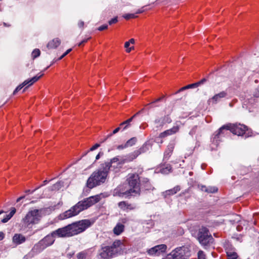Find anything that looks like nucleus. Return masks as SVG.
I'll use <instances>...</instances> for the list:
<instances>
[{
    "mask_svg": "<svg viewBox=\"0 0 259 259\" xmlns=\"http://www.w3.org/2000/svg\"><path fill=\"white\" fill-rule=\"evenodd\" d=\"M179 126H175L171 128L166 130L159 135V137L161 138H165L168 136L177 133L179 131Z\"/></svg>",
    "mask_w": 259,
    "mask_h": 259,
    "instance_id": "14",
    "label": "nucleus"
},
{
    "mask_svg": "<svg viewBox=\"0 0 259 259\" xmlns=\"http://www.w3.org/2000/svg\"><path fill=\"white\" fill-rule=\"evenodd\" d=\"M142 171L139 172L128 174L125 182L129 186L130 191L133 194V196H139L141 194V183L140 176L142 174Z\"/></svg>",
    "mask_w": 259,
    "mask_h": 259,
    "instance_id": "4",
    "label": "nucleus"
},
{
    "mask_svg": "<svg viewBox=\"0 0 259 259\" xmlns=\"http://www.w3.org/2000/svg\"><path fill=\"white\" fill-rule=\"evenodd\" d=\"M24 198H25V196H21V197H19L17 199V202H18L19 201H20L21 200L24 199Z\"/></svg>",
    "mask_w": 259,
    "mask_h": 259,
    "instance_id": "57",
    "label": "nucleus"
},
{
    "mask_svg": "<svg viewBox=\"0 0 259 259\" xmlns=\"http://www.w3.org/2000/svg\"><path fill=\"white\" fill-rule=\"evenodd\" d=\"M171 122V119L168 115L164 116L162 119L160 125L162 126L165 123H170Z\"/></svg>",
    "mask_w": 259,
    "mask_h": 259,
    "instance_id": "31",
    "label": "nucleus"
},
{
    "mask_svg": "<svg viewBox=\"0 0 259 259\" xmlns=\"http://www.w3.org/2000/svg\"><path fill=\"white\" fill-rule=\"evenodd\" d=\"M227 96V93L225 91H222L210 98L208 102L209 103L212 102V104H216L221 99L225 98Z\"/></svg>",
    "mask_w": 259,
    "mask_h": 259,
    "instance_id": "13",
    "label": "nucleus"
},
{
    "mask_svg": "<svg viewBox=\"0 0 259 259\" xmlns=\"http://www.w3.org/2000/svg\"><path fill=\"white\" fill-rule=\"evenodd\" d=\"M5 237V234L3 232H0V241L2 240Z\"/></svg>",
    "mask_w": 259,
    "mask_h": 259,
    "instance_id": "54",
    "label": "nucleus"
},
{
    "mask_svg": "<svg viewBox=\"0 0 259 259\" xmlns=\"http://www.w3.org/2000/svg\"><path fill=\"white\" fill-rule=\"evenodd\" d=\"M142 182L144 185V187L146 190L150 189L151 188V186L149 182V180L147 178H144Z\"/></svg>",
    "mask_w": 259,
    "mask_h": 259,
    "instance_id": "29",
    "label": "nucleus"
},
{
    "mask_svg": "<svg viewBox=\"0 0 259 259\" xmlns=\"http://www.w3.org/2000/svg\"><path fill=\"white\" fill-rule=\"evenodd\" d=\"M44 74H41L40 75H36L30 79L25 80L23 82V83H25L24 86L27 85L28 87L32 85L34 83L38 80L40 77L43 76Z\"/></svg>",
    "mask_w": 259,
    "mask_h": 259,
    "instance_id": "17",
    "label": "nucleus"
},
{
    "mask_svg": "<svg viewBox=\"0 0 259 259\" xmlns=\"http://www.w3.org/2000/svg\"><path fill=\"white\" fill-rule=\"evenodd\" d=\"M40 54V51L39 49H35L32 52V58L33 59L38 57Z\"/></svg>",
    "mask_w": 259,
    "mask_h": 259,
    "instance_id": "32",
    "label": "nucleus"
},
{
    "mask_svg": "<svg viewBox=\"0 0 259 259\" xmlns=\"http://www.w3.org/2000/svg\"><path fill=\"white\" fill-rule=\"evenodd\" d=\"M28 88V87L27 85H26L24 87V88L23 90V93H24V92H25V91L26 90V89Z\"/></svg>",
    "mask_w": 259,
    "mask_h": 259,
    "instance_id": "62",
    "label": "nucleus"
},
{
    "mask_svg": "<svg viewBox=\"0 0 259 259\" xmlns=\"http://www.w3.org/2000/svg\"><path fill=\"white\" fill-rule=\"evenodd\" d=\"M134 47L132 46L130 48H128L126 50V51L127 53H130L132 50H134Z\"/></svg>",
    "mask_w": 259,
    "mask_h": 259,
    "instance_id": "56",
    "label": "nucleus"
},
{
    "mask_svg": "<svg viewBox=\"0 0 259 259\" xmlns=\"http://www.w3.org/2000/svg\"><path fill=\"white\" fill-rule=\"evenodd\" d=\"M167 246L165 244H160L156 245L150 249L147 252L149 255H159L162 253L165 252Z\"/></svg>",
    "mask_w": 259,
    "mask_h": 259,
    "instance_id": "9",
    "label": "nucleus"
},
{
    "mask_svg": "<svg viewBox=\"0 0 259 259\" xmlns=\"http://www.w3.org/2000/svg\"><path fill=\"white\" fill-rule=\"evenodd\" d=\"M135 43V39L131 38L129 41H126L124 44V47L127 49L129 48L130 44H134Z\"/></svg>",
    "mask_w": 259,
    "mask_h": 259,
    "instance_id": "35",
    "label": "nucleus"
},
{
    "mask_svg": "<svg viewBox=\"0 0 259 259\" xmlns=\"http://www.w3.org/2000/svg\"><path fill=\"white\" fill-rule=\"evenodd\" d=\"M245 74L246 71L245 70L240 72L238 76L234 79V85L236 87H239L242 81L243 77L245 75Z\"/></svg>",
    "mask_w": 259,
    "mask_h": 259,
    "instance_id": "20",
    "label": "nucleus"
},
{
    "mask_svg": "<svg viewBox=\"0 0 259 259\" xmlns=\"http://www.w3.org/2000/svg\"><path fill=\"white\" fill-rule=\"evenodd\" d=\"M90 38H91V37H89V38H87V39H85L83 40H82V41H81L80 43H79V44H78V46L79 47H80V46H83V45H84V44L85 42H87L88 41V40H89Z\"/></svg>",
    "mask_w": 259,
    "mask_h": 259,
    "instance_id": "49",
    "label": "nucleus"
},
{
    "mask_svg": "<svg viewBox=\"0 0 259 259\" xmlns=\"http://www.w3.org/2000/svg\"><path fill=\"white\" fill-rule=\"evenodd\" d=\"M41 212V209L29 210L22 219L23 224L27 228H30L33 225L38 224L42 217Z\"/></svg>",
    "mask_w": 259,
    "mask_h": 259,
    "instance_id": "5",
    "label": "nucleus"
},
{
    "mask_svg": "<svg viewBox=\"0 0 259 259\" xmlns=\"http://www.w3.org/2000/svg\"><path fill=\"white\" fill-rule=\"evenodd\" d=\"M229 125H230V132L234 135L240 136L246 134V132L248 130L247 126L240 123L229 124Z\"/></svg>",
    "mask_w": 259,
    "mask_h": 259,
    "instance_id": "8",
    "label": "nucleus"
},
{
    "mask_svg": "<svg viewBox=\"0 0 259 259\" xmlns=\"http://www.w3.org/2000/svg\"><path fill=\"white\" fill-rule=\"evenodd\" d=\"M13 216L10 215V213H9V214L7 215L6 218L1 220V222L3 223H5L7 222Z\"/></svg>",
    "mask_w": 259,
    "mask_h": 259,
    "instance_id": "39",
    "label": "nucleus"
},
{
    "mask_svg": "<svg viewBox=\"0 0 259 259\" xmlns=\"http://www.w3.org/2000/svg\"><path fill=\"white\" fill-rule=\"evenodd\" d=\"M155 123H158L160 122V119H156L155 121Z\"/></svg>",
    "mask_w": 259,
    "mask_h": 259,
    "instance_id": "63",
    "label": "nucleus"
},
{
    "mask_svg": "<svg viewBox=\"0 0 259 259\" xmlns=\"http://www.w3.org/2000/svg\"><path fill=\"white\" fill-rule=\"evenodd\" d=\"M230 125H229V124L222 126L221 127H220L219 128V130L214 134V138L218 139L219 138L220 135L221 134H223V131L225 130H230Z\"/></svg>",
    "mask_w": 259,
    "mask_h": 259,
    "instance_id": "25",
    "label": "nucleus"
},
{
    "mask_svg": "<svg viewBox=\"0 0 259 259\" xmlns=\"http://www.w3.org/2000/svg\"><path fill=\"white\" fill-rule=\"evenodd\" d=\"M140 154V152L138 150L134 151L133 153L129 154L126 156L125 159H122L119 164H123L126 162H130L135 159Z\"/></svg>",
    "mask_w": 259,
    "mask_h": 259,
    "instance_id": "12",
    "label": "nucleus"
},
{
    "mask_svg": "<svg viewBox=\"0 0 259 259\" xmlns=\"http://www.w3.org/2000/svg\"><path fill=\"white\" fill-rule=\"evenodd\" d=\"M13 241L17 244H20L26 241V238L21 234H16L13 238Z\"/></svg>",
    "mask_w": 259,
    "mask_h": 259,
    "instance_id": "16",
    "label": "nucleus"
},
{
    "mask_svg": "<svg viewBox=\"0 0 259 259\" xmlns=\"http://www.w3.org/2000/svg\"><path fill=\"white\" fill-rule=\"evenodd\" d=\"M189 256V248L183 246L176 248L163 259H188Z\"/></svg>",
    "mask_w": 259,
    "mask_h": 259,
    "instance_id": "7",
    "label": "nucleus"
},
{
    "mask_svg": "<svg viewBox=\"0 0 259 259\" xmlns=\"http://www.w3.org/2000/svg\"><path fill=\"white\" fill-rule=\"evenodd\" d=\"M113 195L114 196H123L126 195L127 196H133V194L131 193L129 189H126L123 186H119L113 191Z\"/></svg>",
    "mask_w": 259,
    "mask_h": 259,
    "instance_id": "10",
    "label": "nucleus"
},
{
    "mask_svg": "<svg viewBox=\"0 0 259 259\" xmlns=\"http://www.w3.org/2000/svg\"><path fill=\"white\" fill-rule=\"evenodd\" d=\"M16 209L15 207H12L11 208V212H10V215L13 216L14 214L16 213Z\"/></svg>",
    "mask_w": 259,
    "mask_h": 259,
    "instance_id": "50",
    "label": "nucleus"
},
{
    "mask_svg": "<svg viewBox=\"0 0 259 259\" xmlns=\"http://www.w3.org/2000/svg\"><path fill=\"white\" fill-rule=\"evenodd\" d=\"M226 252L228 259H239L238 254L233 249L226 248Z\"/></svg>",
    "mask_w": 259,
    "mask_h": 259,
    "instance_id": "19",
    "label": "nucleus"
},
{
    "mask_svg": "<svg viewBox=\"0 0 259 259\" xmlns=\"http://www.w3.org/2000/svg\"><path fill=\"white\" fill-rule=\"evenodd\" d=\"M110 168V163H103L102 168L95 171L89 178L87 182V186L90 189H92L105 183Z\"/></svg>",
    "mask_w": 259,
    "mask_h": 259,
    "instance_id": "3",
    "label": "nucleus"
},
{
    "mask_svg": "<svg viewBox=\"0 0 259 259\" xmlns=\"http://www.w3.org/2000/svg\"><path fill=\"white\" fill-rule=\"evenodd\" d=\"M127 148L126 143L124 145L122 144V145H118L116 147V148L118 150H122V149H123L124 148Z\"/></svg>",
    "mask_w": 259,
    "mask_h": 259,
    "instance_id": "48",
    "label": "nucleus"
},
{
    "mask_svg": "<svg viewBox=\"0 0 259 259\" xmlns=\"http://www.w3.org/2000/svg\"><path fill=\"white\" fill-rule=\"evenodd\" d=\"M118 207L122 211H128L136 209L135 204L129 203L126 201H122L118 203Z\"/></svg>",
    "mask_w": 259,
    "mask_h": 259,
    "instance_id": "11",
    "label": "nucleus"
},
{
    "mask_svg": "<svg viewBox=\"0 0 259 259\" xmlns=\"http://www.w3.org/2000/svg\"><path fill=\"white\" fill-rule=\"evenodd\" d=\"M64 57H65V55H64V54H63V55H62L60 58H59L58 59H57V60L54 59V60H53V62L52 63V64H51L50 66H48V67H47L45 69V70H47L48 68H49L50 67V66L51 65H52L53 63H54L55 62H56V61H58V60H61V59H63Z\"/></svg>",
    "mask_w": 259,
    "mask_h": 259,
    "instance_id": "44",
    "label": "nucleus"
},
{
    "mask_svg": "<svg viewBox=\"0 0 259 259\" xmlns=\"http://www.w3.org/2000/svg\"><path fill=\"white\" fill-rule=\"evenodd\" d=\"M107 28L108 25L107 24H104L98 27V30L99 31H103L104 30L107 29Z\"/></svg>",
    "mask_w": 259,
    "mask_h": 259,
    "instance_id": "46",
    "label": "nucleus"
},
{
    "mask_svg": "<svg viewBox=\"0 0 259 259\" xmlns=\"http://www.w3.org/2000/svg\"><path fill=\"white\" fill-rule=\"evenodd\" d=\"M13 216L10 215V213H9V214L7 215L6 218L1 220V222L3 223H5L7 222Z\"/></svg>",
    "mask_w": 259,
    "mask_h": 259,
    "instance_id": "40",
    "label": "nucleus"
},
{
    "mask_svg": "<svg viewBox=\"0 0 259 259\" xmlns=\"http://www.w3.org/2000/svg\"><path fill=\"white\" fill-rule=\"evenodd\" d=\"M110 137H108V135L106 136L104 139H101L100 140V143H103L105 142L108 139L110 138Z\"/></svg>",
    "mask_w": 259,
    "mask_h": 259,
    "instance_id": "52",
    "label": "nucleus"
},
{
    "mask_svg": "<svg viewBox=\"0 0 259 259\" xmlns=\"http://www.w3.org/2000/svg\"><path fill=\"white\" fill-rule=\"evenodd\" d=\"M218 191V188L214 187H207V193H215Z\"/></svg>",
    "mask_w": 259,
    "mask_h": 259,
    "instance_id": "34",
    "label": "nucleus"
},
{
    "mask_svg": "<svg viewBox=\"0 0 259 259\" xmlns=\"http://www.w3.org/2000/svg\"><path fill=\"white\" fill-rule=\"evenodd\" d=\"M181 190V188L179 186H177L173 188L172 189L168 190L163 192V195L164 197H166L167 196L172 195L174 194H176L178 192L180 191Z\"/></svg>",
    "mask_w": 259,
    "mask_h": 259,
    "instance_id": "22",
    "label": "nucleus"
},
{
    "mask_svg": "<svg viewBox=\"0 0 259 259\" xmlns=\"http://www.w3.org/2000/svg\"><path fill=\"white\" fill-rule=\"evenodd\" d=\"M165 169L168 171H170V169H171V167L170 166H167Z\"/></svg>",
    "mask_w": 259,
    "mask_h": 259,
    "instance_id": "60",
    "label": "nucleus"
},
{
    "mask_svg": "<svg viewBox=\"0 0 259 259\" xmlns=\"http://www.w3.org/2000/svg\"><path fill=\"white\" fill-rule=\"evenodd\" d=\"M197 238L200 243L205 247L210 246L214 242V239L209 233L208 229L205 227H202L199 229Z\"/></svg>",
    "mask_w": 259,
    "mask_h": 259,
    "instance_id": "6",
    "label": "nucleus"
},
{
    "mask_svg": "<svg viewBox=\"0 0 259 259\" xmlns=\"http://www.w3.org/2000/svg\"><path fill=\"white\" fill-rule=\"evenodd\" d=\"M121 160L122 159L120 160L118 157H115L111 159L110 162H105L104 163H110L111 168L112 167V164H113L114 163H117V165H121V164H119V162H120Z\"/></svg>",
    "mask_w": 259,
    "mask_h": 259,
    "instance_id": "30",
    "label": "nucleus"
},
{
    "mask_svg": "<svg viewBox=\"0 0 259 259\" xmlns=\"http://www.w3.org/2000/svg\"><path fill=\"white\" fill-rule=\"evenodd\" d=\"M198 259H206L205 254L201 250L199 251L198 252Z\"/></svg>",
    "mask_w": 259,
    "mask_h": 259,
    "instance_id": "36",
    "label": "nucleus"
},
{
    "mask_svg": "<svg viewBox=\"0 0 259 259\" xmlns=\"http://www.w3.org/2000/svg\"><path fill=\"white\" fill-rule=\"evenodd\" d=\"M78 25L80 28L82 29L84 27V22L83 21L79 22L78 23Z\"/></svg>",
    "mask_w": 259,
    "mask_h": 259,
    "instance_id": "51",
    "label": "nucleus"
},
{
    "mask_svg": "<svg viewBox=\"0 0 259 259\" xmlns=\"http://www.w3.org/2000/svg\"><path fill=\"white\" fill-rule=\"evenodd\" d=\"M198 86L199 85H198V84H197V82L194 83L186 85L184 87L181 88L178 91H177L175 94H178L180 92H182V91L187 90V89L197 88Z\"/></svg>",
    "mask_w": 259,
    "mask_h": 259,
    "instance_id": "26",
    "label": "nucleus"
},
{
    "mask_svg": "<svg viewBox=\"0 0 259 259\" xmlns=\"http://www.w3.org/2000/svg\"><path fill=\"white\" fill-rule=\"evenodd\" d=\"M37 188H36L34 190L32 191H31L30 190H26L25 191V193H32L33 191H34L35 190H36Z\"/></svg>",
    "mask_w": 259,
    "mask_h": 259,
    "instance_id": "58",
    "label": "nucleus"
},
{
    "mask_svg": "<svg viewBox=\"0 0 259 259\" xmlns=\"http://www.w3.org/2000/svg\"><path fill=\"white\" fill-rule=\"evenodd\" d=\"M118 22L117 17H114L111 20L108 21V23L110 25L115 24Z\"/></svg>",
    "mask_w": 259,
    "mask_h": 259,
    "instance_id": "42",
    "label": "nucleus"
},
{
    "mask_svg": "<svg viewBox=\"0 0 259 259\" xmlns=\"http://www.w3.org/2000/svg\"><path fill=\"white\" fill-rule=\"evenodd\" d=\"M144 110H145V108H142L141 110L139 111L136 113H135L131 118L127 119L126 120L124 121V123H122V124H126V125L123 128V129L127 128L130 125V123L133 121V119L135 118L136 117H137L139 114H140L141 113H143L144 111Z\"/></svg>",
    "mask_w": 259,
    "mask_h": 259,
    "instance_id": "21",
    "label": "nucleus"
},
{
    "mask_svg": "<svg viewBox=\"0 0 259 259\" xmlns=\"http://www.w3.org/2000/svg\"><path fill=\"white\" fill-rule=\"evenodd\" d=\"M200 189L201 191L206 192L207 187H206L205 186H201L200 187Z\"/></svg>",
    "mask_w": 259,
    "mask_h": 259,
    "instance_id": "53",
    "label": "nucleus"
},
{
    "mask_svg": "<svg viewBox=\"0 0 259 259\" xmlns=\"http://www.w3.org/2000/svg\"><path fill=\"white\" fill-rule=\"evenodd\" d=\"M78 259H85L86 255L84 253H79L77 255Z\"/></svg>",
    "mask_w": 259,
    "mask_h": 259,
    "instance_id": "45",
    "label": "nucleus"
},
{
    "mask_svg": "<svg viewBox=\"0 0 259 259\" xmlns=\"http://www.w3.org/2000/svg\"><path fill=\"white\" fill-rule=\"evenodd\" d=\"M100 146V144H98V143H97V144H95L93 146H92L90 148L89 151H93L95 150V149H97Z\"/></svg>",
    "mask_w": 259,
    "mask_h": 259,
    "instance_id": "47",
    "label": "nucleus"
},
{
    "mask_svg": "<svg viewBox=\"0 0 259 259\" xmlns=\"http://www.w3.org/2000/svg\"><path fill=\"white\" fill-rule=\"evenodd\" d=\"M100 157V153H99L97 156H96V160H98V159H99Z\"/></svg>",
    "mask_w": 259,
    "mask_h": 259,
    "instance_id": "61",
    "label": "nucleus"
},
{
    "mask_svg": "<svg viewBox=\"0 0 259 259\" xmlns=\"http://www.w3.org/2000/svg\"><path fill=\"white\" fill-rule=\"evenodd\" d=\"M208 79L207 78H203L201 79L200 80L197 82V84H198V85L199 86L201 84H202L204 83L205 82L207 81Z\"/></svg>",
    "mask_w": 259,
    "mask_h": 259,
    "instance_id": "43",
    "label": "nucleus"
},
{
    "mask_svg": "<svg viewBox=\"0 0 259 259\" xmlns=\"http://www.w3.org/2000/svg\"><path fill=\"white\" fill-rule=\"evenodd\" d=\"M62 182H58L51 187L50 190L51 191H58L62 187Z\"/></svg>",
    "mask_w": 259,
    "mask_h": 259,
    "instance_id": "27",
    "label": "nucleus"
},
{
    "mask_svg": "<svg viewBox=\"0 0 259 259\" xmlns=\"http://www.w3.org/2000/svg\"><path fill=\"white\" fill-rule=\"evenodd\" d=\"M48 183V181L47 180H45L44 182H43V185H45L46 184H47Z\"/></svg>",
    "mask_w": 259,
    "mask_h": 259,
    "instance_id": "64",
    "label": "nucleus"
},
{
    "mask_svg": "<svg viewBox=\"0 0 259 259\" xmlns=\"http://www.w3.org/2000/svg\"><path fill=\"white\" fill-rule=\"evenodd\" d=\"M72 51V49H69L67 50L63 54L66 56L68 55L71 51Z\"/></svg>",
    "mask_w": 259,
    "mask_h": 259,
    "instance_id": "55",
    "label": "nucleus"
},
{
    "mask_svg": "<svg viewBox=\"0 0 259 259\" xmlns=\"http://www.w3.org/2000/svg\"><path fill=\"white\" fill-rule=\"evenodd\" d=\"M61 44V40L59 38H55L49 41L47 44V48L49 49H55Z\"/></svg>",
    "mask_w": 259,
    "mask_h": 259,
    "instance_id": "18",
    "label": "nucleus"
},
{
    "mask_svg": "<svg viewBox=\"0 0 259 259\" xmlns=\"http://www.w3.org/2000/svg\"><path fill=\"white\" fill-rule=\"evenodd\" d=\"M137 141L136 137H133L126 142L127 147L134 145Z\"/></svg>",
    "mask_w": 259,
    "mask_h": 259,
    "instance_id": "28",
    "label": "nucleus"
},
{
    "mask_svg": "<svg viewBox=\"0 0 259 259\" xmlns=\"http://www.w3.org/2000/svg\"><path fill=\"white\" fill-rule=\"evenodd\" d=\"M152 141L148 140L146 141L139 149H138V151L140 152V154H141L148 151L152 148Z\"/></svg>",
    "mask_w": 259,
    "mask_h": 259,
    "instance_id": "15",
    "label": "nucleus"
},
{
    "mask_svg": "<svg viewBox=\"0 0 259 259\" xmlns=\"http://www.w3.org/2000/svg\"><path fill=\"white\" fill-rule=\"evenodd\" d=\"M163 98H164V96H162V97H160V98H158V99H155L154 101H153V102H151V103H149V104H148L146 105L145 106H150V105H152V104H154V103H156V102H159V101H161V100H162V99Z\"/></svg>",
    "mask_w": 259,
    "mask_h": 259,
    "instance_id": "41",
    "label": "nucleus"
},
{
    "mask_svg": "<svg viewBox=\"0 0 259 259\" xmlns=\"http://www.w3.org/2000/svg\"><path fill=\"white\" fill-rule=\"evenodd\" d=\"M120 126L116 128L113 131L112 133H110V134L108 135V137H112L113 135L117 133L120 131Z\"/></svg>",
    "mask_w": 259,
    "mask_h": 259,
    "instance_id": "37",
    "label": "nucleus"
},
{
    "mask_svg": "<svg viewBox=\"0 0 259 259\" xmlns=\"http://www.w3.org/2000/svg\"><path fill=\"white\" fill-rule=\"evenodd\" d=\"M124 229V226L120 223H118L113 229V232L116 235H120Z\"/></svg>",
    "mask_w": 259,
    "mask_h": 259,
    "instance_id": "23",
    "label": "nucleus"
},
{
    "mask_svg": "<svg viewBox=\"0 0 259 259\" xmlns=\"http://www.w3.org/2000/svg\"><path fill=\"white\" fill-rule=\"evenodd\" d=\"M25 83H23V82L19 84L14 91L13 95H15L20 90H21L23 87H24V84Z\"/></svg>",
    "mask_w": 259,
    "mask_h": 259,
    "instance_id": "33",
    "label": "nucleus"
},
{
    "mask_svg": "<svg viewBox=\"0 0 259 259\" xmlns=\"http://www.w3.org/2000/svg\"><path fill=\"white\" fill-rule=\"evenodd\" d=\"M175 148V143H169L167 147V149H166L165 152H164V156L166 157H168L170 156L171 154L172 153L174 149Z\"/></svg>",
    "mask_w": 259,
    "mask_h": 259,
    "instance_id": "24",
    "label": "nucleus"
},
{
    "mask_svg": "<svg viewBox=\"0 0 259 259\" xmlns=\"http://www.w3.org/2000/svg\"><path fill=\"white\" fill-rule=\"evenodd\" d=\"M93 222L89 220H82L72 223L65 227L59 228L50 234L48 235L39 242L42 248H45L52 245L55 241V237H70L84 232L93 224Z\"/></svg>",
    "mask_w": 259,
    "mask_h": 259,
    "instance_id": "1",
    "label": "nucleus"
},
{
    "mask_svg": "<svg viewBox=\"0 0 259 259\" xmlns=\"http://www.w3.org/2000/svg\"><path fill=\"white\" fill-rule=\"evenodd\" d=\"M101 199V195H96L84 198L78 202L69 210L60 214L59 218L60 220H65L77 215L80 212L99 202Z\"/></svg>",
    "mask_w": 259,
    "mask_h": 259,
    "instance_id": "2",
    "label": "nucleus"
},
{
    "mask_svg": "<svg viewBox=\"0 0 259 259\" xmlns=\"http://www.w3.org/2000/svg\"><path fill=\"white\" fill-rule=\"evenodd\" d=\"M13 216L10 215V213H9V214L7 215L6 218L1 220V222L3 223H5L7 222Z\"/></svg>",
    "mask_w": 259,
    "mask_h": 259,
    "instance_id": "38",
    "label": "nucleus"
},
{
    "mask_svg": "<svg viewBox=\"0 0 259 259\" xmlns=\"http://www.w3.org/2000/svg\"><path fill=\"white\" fill-rule=\"evenodd\" d=\"M124 123V121L121 122L120 124H119V126L121 127V126H123V125H124V126L123 127V128L126 125V124H122V123Z\"/></svg>",
    "mask_w": 259,
    "mask_h": 259,
    "instance_id": "59",
    "label": "nucleus"
}]
</instances>
